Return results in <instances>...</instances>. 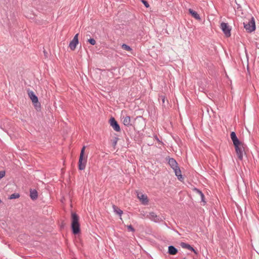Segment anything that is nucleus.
Wrapping results in <instances>:
<instances>
[{
    "label": "nucleus",
    "mask_w": 259,
    "mask_h": 259,
    "mask_svg": "<svg viewBox=\"0 0 259 259\" xmlns=\"http://www.w3.org/2000/svg\"><path fill=\"white\" fill-rule=\"evenodd\" d=\"M71 227L73 234L76 235L80 232L79 217L75 212H71Z\"/></svg>",
    "instance_id": "f257e3e1"
},
{
    "label": "nucleus",
    "mask_w": 259,
    "mask_h": 259,
    "mask_svg": "<svg viewBox=\"0 0 259 259\" xmlns=\"http://www.w3.org/2000/svg\"><path fill=\"white\" fill-rule=\"evenodd\" d=\"M20 197V194L19 193H13L9 196V199H16Z\"/></svg>",
    "instance_id": "b1692460"
},
{
    "label": "nucleus",
    "mask_w": 259,
    "mask_h": 259,
    "mask_svg": "<svg viewBox=\"0 0 259 259\" xmlns=\"http://www.w3.org/2000/svg\"><path fill=\"white\" fill-rule=\"evenodd\" d=\"M235 152L237 155L238 158L242 160L243 159V153H244V144L241 142V144H237L234 146Z\"/></svg>",
    "instance_id": "39448f33"
},
{
    "label": "nucleus",
    "mask_w": 259,
    "mask_h": 259,
    "mask_svg": "<svg viewBox=\"0 0 259 259\" xmlns=\"http://www.w3.org/2000/svg\"><path fill=\"white\" fill-rule=\"evenodd\" d=\"M118 139L117 138L115 137L113 140L112 146L114 147V148H115V146L116 145Z\"/></svg>",
    "instance_id": "cd10ccee"
},
{
    "label": "nucleus",
    "mask_w": 259,
    "mask_h": 259,
    "mask_svg": "<svg viewBox=\"0 0 259 259\" xmlns=\"http://www.w3.org/2000/svg\"><path fill=\"white\" fill-rule=\"evenodd\" d=\"M88 42H89L91 45H92L93 46L95 45L96 44V40L93 38H90L88 39Z\"/></svg>",
    "instance_id": "393cba45"
},
{
    "label": "nucleus",
    "mask_w": 259,
    "mask_h": 259,
    "mask_svg": "<svg viewBox=\"0 0 259 259\" xmlns=\"http://www.w3.org/2000/svg\"><path fill=\"white\" fill-rule=\"evenodd\" d=\"M113 208L114 210V211L118 214L119 215L121 216V214L123 213L122 210H121L118 207L115 205H113Z\"/></svg>",
    "instance_id": "412c9836"
},
{
    "label": "nucleus",
    "mask_w": 259,
    "mask_h": 259,
    "mask_svg": "<svg viewBox=\"0 0 259 259\" xmlns=\"http://www.w3.org/2000/svg\"><path fill=\"white\" fill-rule=\"evenodd\" d=\"M6 174L5 171L2 170L0 171V179L5 177Z\"/></svg>",
    "instance_id": "c85d7f7f"
},
{
    "label": "nucleus",
    "mask_w": 259,
    "mask_h": 259,
    "mask_svg": "<svg viewBox=\"0 0 259 259\" xmlns=\"http://www.w3.org/2000/svg\"><path fill=\"white\" fill-rule=\"evenodd\" d=\"M138 197L142 201V202L144 204H147L148 202V199L147 196L146 195H144L142 193H138Z\"/></svg>",
    "instance_id": "f3484780"
},
{
    "label": "nucleus",
    "mask_w": 259,
    "mask_h": 259,
    "mask_svg": "<svg viewBox=\"0 0 259 259\" xmlns=\"http://www.w3.org/2000/svg\"><path fill=\"white\" fill-rule=\"evenodd\" d=\"M78 34H76L73 39L70 42L69 47L72 51H74L77 45L78 44Z\"/></svg>",
    "instance_id": "6e6552de"
},
{
    "label": "nucleus",
    "mask_w": 259,
    "mask_h": 259,
    "mask_svg": "<svg viewBox=\"0 0 259 259\" xmlns=\"http://www.w3.org/2000/svg\"><path fill=\"white\" fill-rule=\"evenodd\" d=\"M28 96L31 99L32 103L35 104V106H37V104L38 103V98L35 95L33 91H30L28 92Z\"/></svg>",
    "instance_id": "9b49d317"
},
{
    "label": "nucleus",
    "mask_w": 259,
    "mask_h": 259,
    "mask_svg": "<svg viewBox=\"0 0 259 259\" xmlns=\"http://www.w3.org/2000/svg\"><path fill=\"white\" fill-rule=\"evenodd\" d=\"M160 100H161L162 101V106L165 107L166 106L165 101H166V103H167V100H166L164 96H159V100L160 101Z\"/></svg>",
    "instance_id": "5701e85b"
},
{
    "label": "nucleus",
    "mask_w": 259,
    "mask_h": 259,
    "mask_svg": "<svg viewBox=\"0 0 259 259\" xmlns=\"http://www.w3.org/2000/svg\"><path fill=\"white\" fill-rule=\"evenodd\" d=\"M168 163L171 168H174L173 167H176V165H178L177 162L173 158H168Z\"/></svg>",
    "instance_id": "6ab92c4d"
},
{
    "label": "nucleus",
    "mask_w": 259,
    "mask_h": 259,
    "mask_svg": "<svg viewBox=\"0 0 259 259\" xmlns=\"http://www.w3.org/2000/svg\"><path fill=\"white\" fill-rule=\"evenodd\" d=\"M146 217L155 223H158L161 221L160 217L154 212H149Z\"/></svg>",
    "instance_id": "1a4fd4ad"
},
{
    "label": "nucleus",
    "mask_w": 259,
    "mask_h": 259,
    "mask_svg": "<svg viewBox=\"0 0 259 259\" xmlns=\"http://www.w3.org/2000/svg\"><path fill=\"white\" fill-rule=\"evenodd\" d=\"M121 48L124 50L129 51V52L132 51L133 50V49H132V48L130 46H129L125 44H123L121 45Z\"/></svg>",
    "instance_id": "4be33fe9"
},
{
    "label": "nucleus",
    "mask_w": 259,
    "mask_h": 259,
    "mask_svg": "<svg viewBox=\"0 0 259 259\" xmlns=\"http://www.w3.org/2000/svg\"><path fill=\"white\" fill-rule=\"evenodd\" d=\"M181 246L183 248H186L189 250L193 251L196 254H197V251L190 244L185 242H182L180 243Z\"/></svg>",
    "instance_id": "f8f14e48"
},
{
    "label": "nucleus",
    "mask_w": 259,
    "mask_h": 259,
    "mask_svg": "<svg viewBox=\"0 0 259 259\" xmlns=\"http://www.w3.org/2000/svg\"><path fill=\"white\" fill-rule=\"evenodd\" d=\"M44 54H45V55L47 53L45 51H44Z\"/></svg>",
    "instance_id": "7c9ffc66"
},
{
    "label": "nucleus",
    "mask_w": 259,
    "mask_h": 259,
    "mask_svg": "<svg viewBox=\"0 0 259 259\" xmlns=\"http://www.w3.org/2000/svg\"><path fill=\"white\" fill-rule=\"evenodd\" d=\"M145 126V122L142 116H137L135 118L132 126L136 131L142 130Z\"/></svg>",
    "instance_id": "f03ea898"
},
{
    "label": "nucleus",
    "mask_w": 259,
    "mask_h": 259,
    "mask_svg": "<svg viewBox=\"0 0 259 259\" xmlns=\"http://www.w3.org/2000/svg\"><path fill=\"white\" fill-rule=\"evenodd\" d=\"M174 167V168H172V169L174 170V172H175V171H176V170H177V169H180V167H179V166H178V165H176V167H175V166H174V167Z\"/></svg>",
    "instance_id": "c756f323"
},
{
    "label": "nucleus",
    "mask_w": 259,
    "mask_h": 259,
    "mask_svg": "<svg viewBox=\"0 0 259 259\" xmlns=\"http://www.w3.org/2000/svg\"><path fill=\"white\" fill-rule=\"evenodd\" d=\"M30 197L33 200H36L38 197V193L35 189H30Z\"/></svg>",
    "instance_id": "dca6fc26"
},
{
    "label": "nucleus",
    "mask_w": 259,
    "mask_h": 259,
    "mask_svg": "<svg viewBox=\"0 0 259 259\" xmlns=\"http://www.w3.org/2000/svg\"><path fill=\"white\" fill-rule=\"evenodd\" d=\"M127 230L130 232H134L135 231V229L134 228V227L131 225H127Z\"/></svg>",
    "instance_id": "a878e982"
},
{
    "label": "nucleus",
    "mask_w": 259,
    "mask_h": 259,
    "mask_svg": "<svg viewBox=\"0 0 259 259\" xmlns=\"http://www.w3.org/2000/svg\"><path fill=\"white\" fill-rule=\"evenodd\" d=\"M175 173V175L177 177L178 180H180V181H183V180H184V178L181 174V170L180 168L177 169V170H176Z\"/></svg>",
    "instance_id": "aec40b11"
},
{
    "label": "nucleus",
    "mask_w": 259,
    "mask_h": 259,
    "mask_svg": "<svg viewBox=\"0 0 259 259\" xmlns=\"http://www.w3.org/2000/svg\"><path fill=\"white\" fill-rule=\"evenodd\" d=\"M244 28L246 31L251 33L255 30V19L253 17H251V19L248 22H243Z\"/></svg>",
    "instance_id": "20e7f679"
},
{
    "label": "nucleus",
    "mask_w": 259,
    "mask_h": 259,
    "mask_svg": "<svg viewBox=\"0 0 259 259\" xmlns=\"http://www.w3.org/2000/svg\"><path fill=\"white\" fill-rule=\"evenodd\" d=\"M122 122L125 126H132L133 123H131V117L128 115H126L125 116H123L122 117Z\"/></svg>",
    "instance_id": "ddd939ff"
},
{
    "label": "nucleus",
    "mask_w": 259,
    "mask_h": 259,
    "mask_svg": "<svg viewBox=\"0 0 259 259\" xmlns=\"http://www.w3.org/2000/svg\"><path fill=\"white\" fill-rule=\"evenodd\" d=\"M230 137L233 142L234 146L237 144H241V142L238 139L236 133L234 132H232L230 134Z\"/></svg>",
    "instance_id": "9d476101"
},
{
    "label": "nucleus",
    "mask_w": 259,
    "mask_h": 259,
    "mask_svg": "<svg viewBox=\"0 0 259 259\" xmlns=\"http://www.w3.org/2000/svg\"><path fill=\"white\" fill-rule=\"evenodd\" d=\"M109 123L112 127L114 129V130L116 132H120V127L117 121L115 120V119L112 117L109 120Z\"/></svg>",
    "instance_id": "0eeeda50"
},
{
    "label": "nucleus",
    "mask_w": 259,
    "mask_h": 259,
    "mask_svg": "<svg viewBox=\"0 0 259 259\" xmlns=\"http://www.w3.org/2000/svg\"><path fill=\"white\" fill-rule=\"evenodd\" d=\"M85 149V146H84L81 149L78 161V169L79 170H83L85 168L87 159V157H84Z\"/></svg>",
    "instance_id": "7ed1b4c3"
},
{
    "label": "nucleus",
    "mask_w": 259,
    "mask_h": 259,
    "mask_svg": "<svg viewBox=\"0 0 259 259\" xmlns=\"http://www.w3.org/2000/svg\"><path fill=\"white\" fill-rule=\"evenodd\" d=\"M183 259H187L186 257L183 258Z\"/></svg>",
    "instance_id": "473e14b6"
},
{
    "label": "nucleus",
    "mask_w": 259,
    "mask_h": 259,
    "mask_svg": "<svg viewBox=\"0 0 259 259\" xmlns=\"http://www.w3.org/2000/svg\"><path fill=\"white\" fill-rule=\"evenodd\" d=\"M141 2L144 4V5L145 6L146 8H149L150 7L149 4L147 1L142 0Z\"/></svg>",
    "instance_id": "bb28decb"
},
{
    "label": "nucleus",
    "mask_w": 259,
    "mask_h": 259,
    "mask_svg": "<svg viewBox=\"0 0 259 259\" xmlns=\"http://www.w3.org/2000/svg\"><path fill=\"white\" fill-rule=\"evenodd\" d=\"M194 191L196 193L198 194L199 195H200V197H201V201L203 203V205H205L206 204V202L205 200L204 195L202 192V191L196 188H195L194 189Z\"/></svg>",
    "instance_id": "2eb2a0df"
},
{
    "label": "nucleus",
    "mask_w": 259,
    "mask_h": 259,
    "mask_svg": "<svg viewBox=\"0 0 259 259\" xmlns=\"http://www.w3.org/2000/svg\"><path fill=\"white\" fill-rule=\"evenodd\" d=\"M2 202V200L0 199V203Z\"/></svg>",
    "instance_id": "2f4dec72"
},
{
    "label": "nucleus",
    "mask_w": 259,
    "mask_h": 259,
    "mask_svg": "<svg viewBox=\"0 0 259 259\" xmlns=\"http://www.w3.org/2000/svg\"><path fill=\"white\" fill-rule=\"evenodd\" d=\"M221 28L226 37H228L231 36V29L228 24V23L222 22L221 24Z\"/></svg>",
    "instance_id": "423d86ee"
},
{
    "label": "nucleus",
    "mask_w": 259,
    "mask_h": 259,
    "mask_svg": "<svg viewBox=\"0 0 259 259\" xmlns=\"http://www.w3.org/2000/svg\"><path fill=\"white\" fill-rule=\"evenodd\" d=\"M189 13L191 15L192 17L195 18L196 20H199L201 19V18L199 15L195 11L191 9L189 10Z\"/></svg>",
    "instance_id": "a211bd4d"
},
{
    "label": "nucleus",
    "mask_w": 259,
    "mask_h": 259,
    "mask_svg": "<svg viewBox=\"0 0 259 259\" xmlns=\"http://www.w3.org/2000/svg\"><path fill=\"white\" fill-rule=\"evenodd\" d=\"M167 252L170 255H176L178 252V250L174 246L170 245L168 247Z\"/></svg>",
    "instance_id": "4468645a"
}]
</instances>
